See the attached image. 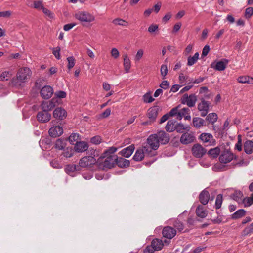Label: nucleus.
I'll return each mask as SVG.
<instances>
[{
  "label": "nucleus",
  "instance_id": "5701e85b",
  "mask_svg": "<svg viewBox=\"0 0 253 253\" xmlns=\"http://www.w3.org/2000/svg\"><path fill=\"white\" fill-rule=\"evenodd\" d=\"M209 193L206 190H203L199 195V200L203 205H206L209 200Z\"/></svg>",
  "mask_w": 253,
  "mask_h": 253
},
{
  "label": "nucleus",
  "instance_id": "b1692460",
  "mask_svg": "<svg viewBox=\"0 0 253 253\" xmlns=\"http://www.w3.org/2000/svg\"><path fill=\"white\" fill-rule=\"evenodd\" d=\"M196 214L197 216L203 218L207 215L208 211L204 209L203 206L199 205L196 208Z\"/></svg>",
  "mask_w": 253,
  "mask_h": 253
},
{
  "label": "nucleus",
  "instance_id": "09e8293b",
  "mask_svg": "<svg viewBox=\"0 0 253 253\" xmlns=\"http://www.w3.org/2000/svg\"><path fill=\"white\" fill-rule=\"evenodd\" d=\"M111 114V109L110 108L106 109L103 113L97 116L98 119H101L108 117Z\"/></svg>",
  "mask_w": 253,
  "mask_h": 253
},
{
  "label": "nucleus",
  "instance_id": "864d4df0",
  "mask_svg": "<svg viewBox=\"0 0 253 253\" xmlns=\"http://www.w3.org/2000/svg\"><path fill=\"white\" fill-rule=\"evenodd\" d=\"M68 64V68L70 70L72 69L75 65V59L73 56H70L67 58V59Z\"/></svg>",
  "mask_w": 253,
  "mask_h": 253
},
{
  "label": "nucleus",
  "instance_id": "680f3d73",
  "mask_svg": "<svg viewBox=\"0 0 253 253\" xmlns=\"http://www.w3.org/2000/svg\"><path fill=\"white\" fill-rule=\"evenodd\" d=\"M101 141V137L99 136L93 137L90 139V142L95 145L99 144Z\"/></svg>",
  "mask_w": 253,
  "mask_h": 253
},
{
  "label": "nucleus",
  "instance_id": "dca6fc26",
  "mask_svg": "<svg viewBox=\"0 0 253 253\" xmlns=\"http://www.w3.org/2000/svg\"><path fill=\"white\" fill-rule=\"evenodd\" d=\"M162 234L164 237L171 239L175 236L176 231L171 226H166L163 228Z\"/></svg>",
  "mask_w": 253,
  "mask_h": 253
},
{
  "label": "nucleus",
  "instance_id": "8fccbe9b",
  "mask_svg": "<svg viewBox=\"0 0 253 253\" xmlns=\"http://www.w3.org/2000/svg\"><path fill=\"white\" fill-rule=\"evenodd\" d=\"M222 195L218 194L216 197L215 201V208L216 209H218L221 207L222 203Z\"/></svg>",
  "mask_w": 253,
  "mask_h": 253
},
{
  "label": "nucleus",
  "instance_id": "79ce46f5",
  "mask_svg": "<svg viewBox=\"0 0 253 253\" xmlns=\"http://www.w3.org/2000/svg\"><path fill=\"white\" fill-rule=\"evenodd\" d=\"M246 211L243 209H240L238 210L232 215L233 219H238L241 218L245 215Z\"/></svg>",
  "mask_w": 253,
  "mask_h": 253
},
{
  "label": "nucleus",
  "instance_id": "39448f33",
  "mask_svg": "<svg viewBox=\"0 0 253 253\" xmlns=\"http://www.w3.org/2000/svg\"><path fill=\"white\" fill-rule=\"evenodd\" d=\"M145 145L149 147L151 150V154H154V150L158 149L160 145L159 140L157 136L154 134L150 135L147 139V143Z\"/></svg>",
  "mask_w": 253,
  "mask_h": 253
},
{
  "label": "nucleus",
  "instance_id": "6ab92c4d",
  "mask_svg": "<svg viewBox=\"0 0 253 253\" xmlns=\"http://www.w3.org/2000/svg\"><path fill=\"white\" fill-rule=\"evenodd\" d=\"M159 140V142L161 144H165L167 143L169 140V135L167 134L164 131H160L157 134H155Z\"/></svg>",
  "mask_w": 253,
  "mask_h": 253
},
{
  "label": "nucleus",
  "instance_id": "7c9ffc66",
  "mask_svg": "<svg viewBox=\"0 0 253 253\" xmlns=\"http://www.w3.org/2000/svg\"><path fill=\"white\" fill-rule=\"evenodd\" d=\"M237 80L240 83L253 84V78L249 76H240L238 78Z\"/></svg>",
  "mask_w": 253,
  "mask_h": 253
},
{
  "label": "nucleus",
  "instance_id": "69168bd1",
  "mask_svg": "<svg viewBox=\"0 0 253 253\" xmlns=\"http://www.w3.org/2000/svg\"><path fill=\"white\" fill-rule=\"evenodd\" d=\"M158 30V25L156 24H152L151 25L148 29V31L151 33H153Z\"/></svg>",
  "mask_w": 253,
  "mask_h": 253
},
{
  "label": "nucleus",
  "instance_id": "473e14b6",
  "mask_svg": "<svg viewBox=\"0 0 253 253\" xmlns=\"http://www.w3.org/2000/svg\"><path fill=\"white\" fill-rule=\"evenodd\" d=\"M218 116L215 113H210L206 118V120L209 122V123H211L212 124L216 122Z\"/></svg>",
  "mask_w": 253,
  "mask_h": 253
},
{
  "label": "nucleus",
  "instance_id": "e2e57ef3",
  "mask_svg": "<svg viewBox=\"0 0 253 253\" xmlns=\"http://www.w3.org/2000/svg\"><path fill=\"white\" fill-rule=\"evenodd\" d=\"M179 106H178L176 107L172 108L170 112H169V115L170 116H176L178 115V109Z\"/></svg>",
  "mask_w": 253,
  "mask_h": 253
},
{
  "label": "nucleus",
  "instance_id": "603ef678",
  "mask_svg": "<svg viewBox=\"0 0 253 253\" xmlns=\"http://www.w3.org/2000/svg\"><path fill=\"white\" fill-rule=\"evenodd\" d=\"M252 233H253V222L249 227L244 229L243 231V235L246 236Z\"/></svg>",
  "mask_w": 253,
  "mask_h": 253
},
{
  "label": "nucleus",
  "instance_id": "412c9836",
  "mask_svg": "<svg viewBox=\"0 0 253 253\" xmlns=\"http://www.w3.org/2000/svg\"><path fill=\"white\" fill-rule=\"evenodd\" d=\"M158 109L157 107H153L148 110L147 116L151 122H153L155 121L158 116Z\"/></svg>",
  "mask_w": 253,
  "mask_h": 253
},
{
  "label": "nucleus",
  "instance_id": "e433bc0d",
  "mask_svg": "<svg viewBox=\"0 0 253 253\" xmlns=\"http://www.w3.org/2000/svg\"><path fill=\"white\" fill-rule=\"evenodd\" d=\"M190 109L188 108H183L178 111L177 119L179 120H181L183 117L187 114H189Z\"/></svg>",
  "mask_w": 253,
  "mask_h": 253
},
{
  "label": "nucleus",
  "instance_id": "2f4dec72",
  "mask_svg": "<svg viewBox=\"0 0 253 253\" xmlns=\"http://www.w3.org/2000/svg\"><path fill=\"white\" fill-rule=\"evenodd\" d=\"M227 64V61L224 62L223 61H220L216 63L215 66L213 67L215 70L218 71H223L226 67V65ZM212 66V64H211Z\"/></svg>",
  "mask_w": 253,
  "mask_h": 253
},
{
  "label": "nucleus",
  "instance_id": "6e6d98bb",
  "mask_svg": "<svg viewBox=\"0 0 253 253\" xmlns=\"http://www.w3.org/2000/svg\"><path fill=\"white\" fill-rule=\"evenodd\" d=\"M55 96H56L55 98H57L58 99L59 98H64L66 96V93L64 91H57L55 93ZM59 101V100H58Z\"/></svg>",
  "mask_w": 253,
  "mask_h": 253
},
{
  "label": "nucleus",
  "instance_id": "a19ab883",
  "mask_svg": "<svg viewBox=\"0 0 253 253\" xmlns=\"http://www.w3.org/2000/svg\"><path fill=\"white\" fill-rule=\"evenodd\" d=\"M112 23L115 25L127 26L128 25V22L127 21L119 18L114 19L112 21Z\"/></svg>",
  "mask_w": 253,
  "mask_h": 253
},
{
  "label": "nucleus",
  "instance_id": "052dcab7",
  "mask_svg": "<svg viewBox=\"0 0 253 253\" xmlns=\"http://www.w3.org/2000/svg\"><path fill=\"white\" fill-rule=\"evenodd\" d=\"M117 150V148L115 147H110L107 150H106L104 154L105 155V156H108V155H114L113 153H115Z\"/></svg>",
  "mask_w": 253,
  "mask_h": 253
},
{
  "label": "nucleus",
  "instance_id": "13d9d810",
  "mask_svg": "<svg viewBox=\"0 0 253 253\" xmlns=\"http://www.w3.org/2000/svg\"><path fill=\"white\" fill-rule=\"evenodd\" d=\"M244 204L245 207H249L253 204L252 200L250 197H246L244 198L242 201Z\"/></svg>",
  "mask_w": 253,
  "mask_h": 253
},
{
  "label": "nucleus",
  "instance_id": "58836bf2",
  "mask_svg": "<svg viewBox=\"0 0 253 253\" xmlns=\"http://www.w3.org/2000/svg\"><path fill=\"white\" fill-rule=\"evenodd\" d=\"M199 58V53L198 52H196L193 56L192 57H189L188 58V62H187V65L188 66H192L194 64H195L197 61L198 60Z\"/></svg>",
  "mask_w": 253,
  "mask_h": 253
},
{
  "label": "nucleus",
  "instance_id": "f3484780",
  "mask_svg": "<svg viewBox=\"0 0 253 253\" xmlns=\"http://www.w3.org/2000/svg\"><path fill=\"white\" fill-rule=\"evenodd\" d=\"M53 115L55 118L59 120H63L66 117L67 112L63 108L58 107L54 110Z\"/></svg>",
  "mask_w": 253,
  "mask_h": 253
},
{
  "label": "nucleus",
  "instance_id": "338daca9",
  "mask_svg": "<svg viewBox=\"0 0 253 253\" xmlns=\"http://www.w3.org/2000/svg\"><path fill=\"white\" fill-rule=\"evenodd\" d=\"M111 56L115 59H117L119 56V52L117 49L113 48L111 51Z\"/></svg>",
  "mask_w": 253,
  "mask_h": 253
},
{
  "label": "nucleus",
  "instance_id": "f03ea898",
  "mask_svg": "<svg viewBox=\"0 0 253 253\" xmlns=\"http://www.w3.org/2000/svg\"><path fill=\"white\" fill-rule=\"evenodd\" d=\"M155 154H151V150L147 145L144 144L141 148L137 149L133 159L136 161H141L144 158V157L149 156L152 157Z\"/></svg>",
  "mask_w": 253,
  "mask_h": 253
},
{
  "label": "nucleus",
  "instance_id": "c9c22d12",
  "mask_svg": "<svg viewBox=\"0 0 253 253\" xmlns=\"http://www.w3.org/2000/svg\"><path fill=\"white\" fill-rule=\"evenodd\" d=\"M68 140L71 144H74L76 142H78L80 140V135L78 133H74L70 135L68 138Z\"/></svg>",
  "mask_w": 253,
  "mask_h": 253
},
{
  "label": "nucleus",
  "instance_id": "0e129e2a",
  "mask_svg": "<svg viewBox=\"0 0 253 253\" xmlns=\"http://www.w3.org/2000/svg\"><path fill=\"white\" fill-rule=\"evenodd\" d=\"M44 6L41 1H35L34 2V7L37 9H42Z\"/></svg>",
  "mask_w": 253,
  "mask_h": 253
},
{
  "label": "nucleus",
  "instance_id": "c756f323",
  "mask_svg": "<svg viewBox=\"0 0 253 253\" xmlns=\"http://www.w3.org/2000/svg\"><path fill=\"white\" fill-rule=\"evenodd\" d=\"M190 126H185L183 124H177L175 126V130L178 133H184L185 131H189L190 130Z\"/></svg>",
  "mask_w": 253,
  "mask_h": 253
},
{
  "label": "nucleus",
  "instance_id": "393cba45",
  "mask_svg": "<svg viewBox=\"0 0 253 253\" xmlns=\"http://www.w3.org/2000/svg\"><path fill=\"white\" fill-rule=\"evenodd\" d=\"M123 65L125 71L126 73H128L131 67V62L127 54L123 55Z\"/></svg>",
  "mask_w": 253,
  "mask_h": 253
},
{
  "label": "nucleus",
  "instance_id": "f704fd0d",
  "mask_svg": "<svg viewBox=\"0 0 253 253\" xmlns=\"http://www.w3.org/2000/svg\"><path fill=\"white\" fill-rule=\"evenodd\" d=\"M175 122L169 120L166 126V129L168 132H172L175 129L176 125L175 124Z\"/></svg>",
  "mask_w": 253,
  "mask_h": 253
},
{
  "label": "nucleus",
  "instance_id": "37998d69",
  "mask_svg": "<svg viewBox=\"0 0 253 253\" xmlns=\"http://www.w3.org/2000/svg\"><path fill=\"white\" fill-rule=\"evenodd\" d=\"M66 146L65 143L61 139H58L55 144V147L56 149L59 150H62Z\"/></svg>",
  "mask_w": 253,
  "mask_h": 253
},
{
  "label": "nucleus",
  "instance_id": "bb28decb",
  "mask_svg": "<svg viewBox=\"0 0 253 253\" xmlns=\"http://www.w3.org/2000/svg\"><path fill=\"white\" fill-rule=\"evenodd\" d=\"M192 124L196 128H200L204 125L205 121L201 118L194 117L193 118Z\"/></svg>",
  "mask_w": 253,
  "mask_h": 253
},
{
  "label": "nucleus",
  "instance_id": "4be33fe9",
  "mask_svg": "<svg viewBox=\"0 0 253 253\" xmlns=\"http://www.w3.org/2000/svg\"><path fill=\"white\" fill-rule=\"evenodd\" d=\"M88 145L87 143L84 141H80L76 143L75 150L77 152H83L87 150Z\"/></svg>",
  "mask_w": 253,
  "mask_h": 253
},
{
  "label": "nucleus",
  "instance_id": "7ed1b4c3",
  "mask_svg": "<svg viewBox=\"0 0 253 253\" xmlns=\"http://www.w3.org/2000/svg\"><path fill=\"white\" fill-rule=\"evenodd\" d=\"M31 74L32 72L29 68H21L17 71L16 80L21 83L25 82L30 78Z\"/></svg>",
  "mask_w": 253,
  "mask_h": 253
},
{
  "label": "nucleus",
  "instance_id": "2eb2a0df",
  "mask_svg": "<svg viewBox=\"0 0 253 253\" xmlns=\"http://www.w3.org/2000/svg\"><path fill=\"white\" fill-rule=\"evenodd\" d=\"M195 137L193 133L185 132L181 135L180 141L183 144H188L194 141Z\"/></svg>",
  "mask_w": 253,
  "mask_h": 253
},
{
  "label": "nucleus",
  "instance_id": "72a5a7b5",
  "mask_svg": "<svg viewBox=\"0 0 253 253\" xmlns=\"http://www.w3.org/2000/svg\"><path fill=\"white\" fill-rule=\"evenodd\" d=\"M220 152V149L218 147L211 149L208 152V154L212 158H216Z\"/></svg>",
  "mask_w": 253,
  "mask_h": 253
},
{
  "label": "nucleus",
  "instance_id": "4c0bfd02",
  "mask_svg": "<svg viewBox=\"0 0 253 253\" xmlns=\"http://www.w3.org/2000/svg\"><path fill=\"white\" fill-rule=\"evenodd\" d=\"M231 197L235 201L240 203L242 201L243 194L240 191H235Z\"/></svg>",
  "mask_w": 253,
  "mask_h": 253
},
{
  "label": "nucleus",
  "instance_id": "ddd939ff",
  "mask_svg": "<svg viewBox=\"0 0 253 253\" xmlns=\"http://www.w3.org/2000/svg\"><path fill=\"white\" fill-rule=\"evenodd\" d=\"M53 92L52 87L49 85H45L41 89L40 95L42 98L48 99L52 96Z\"/></svg>",
  "mask_w": 253,
  "mask_h": 253
},
{
  "label": "nucleus",
  "instance_id": "c03bdc74",
  "mask_svg": "<svg viewBox=\"0 0 253 253\" xmlns=\"http://www.w3.org/2000/svg\"><path fill=\"white\" fill-rule=\"evenodd\" d=\"M12 76V73L10 71L3 72L0 76V80L2 81H7Z\"/></svg>",
  "mask_w": 253,
  "mask_h": 253
},
{
  "label": "nucleus",
  "instance_id": "1a4fd4ad",
  "mask_svg": "<svg viewBox=\"0 0 253 253\" xmlns=\"http://www.w3.org/2000/svg\"><path fill=\"white\" fill-rule=\"evenodd\" d=\"M99 161H96V159L92 156L84 157L79 161V165L81 167H87L91 166L94 164H98Z\"/></svg>",
  "mask_w": 253,
  "mask_h": 253
},
{
  "label": "nucleus",
  "instance_id": "de8ad7c7",
  "mask_svg": "<svg viewBox=\"0 0 253 253\" xmlns=\"http://www.w3.org/2000/svg\"><path fill=\"white\" fill-rule=\"evenodd\" d=\"M144 55V50L142 49H139L135 55L134 60L135 62H138L142 58Z\"/></svg>",
  "mask_w": 253,
  "mask_h": 253
},
{
  "label": "nucleus",
  "instance_id": "a18cd8bd",
  "mask_svg": "<svg viewBox=\"0 0 253 253\" xmlns=\"http://www.w3.org/2000/svg\"><path fill=\"white\" fill-rule=\"evenodd\" d=\"M74 154V150L72 148L67 147L66 149L64 150V152L62 153V155L66 158H70Z\"/></svg>",
  "mask_w": 253,
  "mask_h": 253
},
{
  "label": "nucleus",
  "instance_id": "c85d7f7f",
  "mask_svg": "<svg viewBox=\"0 0 253 253\" xmlns=\"http://www.w3.org/2000/svg\"><path fill=\"white\" fill-rule=\"evenodd\" d=\"M163 245L162 241L158 239L153 240L151 242V246L156 251L160 250L163 247Z\"/></svg>",
  "mask_w": 253,
  "mask_h": 253
},
{
  "label": "nucleus",
  "instance_id": "20e7f679",
  "mask_svg": "<svg viewBox=\"0 0 253 253\" xmlns=\"http://www.w3.org/2000/svg\"><path fill=\"white\" fill-rule=\"evenodd\" d=\"M75 18L82 22L89 23L94 21L95 17L86 11H79L75 14Z\"/></svg>",
  "mask_w": 253,
  "mask_h": 253
},
{
  "label": "nucleus",
  "instance_id": "49530a36",
  "mask_svg": "<svg viewBox=\"0 0 253 253\" xmlns=\"http://www.w3.org/2000/svg\"><path fill=\"white\" fill-rule=\"evenodd\" d=\"M173 226L179 232L181 231L184 229L183 224L178 220H175L174 221Z\"/></svg>",
  "mask_w": 253,
  "mask_h": 253
},
{
  "label": "nucleus",
  "instance_id": "4468645a",
  "mask_svg": "<svg viewBox=\"0 0 253 253\" xmlns=\"http://www.w3.org/2000/svg\"><path fill=\"white\" fill-rule=\"evenodd\" d=\"M51 118V114L47 111L42 110L39 112L37 115V120L41 123L48 122Z\"/></svg>",
  "mask_w": 253,
  "mask_h": 253
},
{
  "label": "nucleus",
  "instance_id": "ea45409f",
  "mask_svg": "<svg viewBox=\"0 0 253 253\" xmlns=\"http://www.w3.org/2000/svg\"><path fill=\"white\" fill-rule=\"evenodd\" d=\"M78 167H79L76 165H73V164L68 165L66 166V167L65 169V171L67 173L73 172L76 170H79V169H78Z\"/></svg>",
  "mask_w": 253,
  "mask_h": 253
},
{
  "label": "nucleus",
  "instance_id": "a878e982",
  "mask_svg": "<svg viewBox=\"0 0 253 253\" xmlns=\"http://www.w3.org/2000/svg\"><path fill=\"white\" fill-rule=\"evenodd\" d=\"M129 161L122 157H118L117 156L116 163L121 168L128 167L129 165Z\"/></svg>",
  "mask_w": 253,
  "mask_h": 253
},
{
  "label": "nucleus",
  "instance_id": "aec40b11",
  "mask_svg": "<svg viewBox=\"0 0 253 253\" xmlns=\"http://www.w3.org/2000/svg\"><path fill=\"white\" fill-rule=\"evenodd\" d=\"M135 149V146L134 144H131L129 146L123 149L120 152L119 154L126 158L129 157Z\"/></svg>",
  "mask_w": 253,
  "mask_h": 253
},
{
  "label": "nucleus",
  "instance_id": "f257e3e1",
  "mask_svg": "<svg viewBox=\"0 0 253 253\" xmlns=\"http://www.w3.org/2000/svg\"><path fill=\"white\" fill-rule=\"evenodd\" d=\"M106 158L103 162H101V158L98 159L99 163H98V168L102 170L111 169L114 167L116 163L117 155H111L106 156Z\"/></svg>",
  "mask_w": 253,
  "mask_h": 253
},
{
  "label": "nucleus",
  "instance_id": "423d86ee",
  "mask_svg": "<svg viewBox=\"0 0 253 253\" xmlns=\"http://www.w3.org/2000/svg\"><path fill=\"white\" fill-rule=\"evenodd\" d=\"M199 139L205 146H212L215 145L216 141L213 136L208 133H202L199 137Z\"/></svg>",
  "mask_w": 253,
  "mask_h": 253
},
{
  "label": "nucleus",
  "instance_id": "3c124183",
  "mask_svg": "<svg viewBox=\"0 0 253 253\" xmlns=\"http://www.w3.org/2000/svg\"><path fill=\"white\" fill-rule=\"evenodd\" d=\"M161 74L162 76V78L165 79L166 76L168 74V69L166 65L163 64L161 67Z\"/></svg>",
  "mask_w": 253,
  "mask_h": 253
},
{
  "label": "nucleus",
  "instance_id": "774afa93",
  "mask_svg": "<svg viewBox=\"0 0 253 253\" xmlns=\"http://www.w3.org/2000/svg\"><path fill=\"white\" fill-rule=\"evenodd\" d=\"M11 15V12L10 11H5L0 12V17H9Z\"/></svg>",
  "mask_w": 253,
  "mask_h": 253
},
{
  "label": "nucleus",
  "instance_id": "9b49d317",
  "mask_svg": "<svg viewBox=\"0 0 253 253\" xmlns=\"http://www.w3.org/2000/svg\"><path fill=\"white\" fill-rule=\"evenodd\" d=\"M193 155L196 158H201L206 153V150L200 144H194L191 149Z\"/></svg>",
  "mask_w": 253,
  "mask_h": 253
},
{
  "label": "nucleus",
  "instance_id": "5fc2aeb1",
  "mask_svg": "<svg viewBox=\"0 0 253 253\" xmlns=\"http://www.w3.org/2000/svg\"><path fill=\"white\" fill-rule=\"evenodd\" d=\"M154 100V99L149 93H146L143 96V101L145 103H151Z\"/></svg>",
  "mask_w": 253,
  "mask_h": 253
},
{
  "label": "nucleus",
  "instance_id": "cd10ccee",
  "mask_svg": "<svg viewBox=\"0 0 253 253\" xmlns=\"http://www.w3.org/2000/svg\"><path fill=\"white\" fill-rule=\"evenodd\" d=\"M244 151L248 154H250L253 151V142L251 140H247L244 143Z\"/></svg>",
  "mask_w": 253,
  "mask_h": 253
},
{
  "label": "nucleus",
  "instance_id": "4d7b16f0",
  "mask_svg": "<svg viewBox=\"0 0 253 253\" xmlns=\"http://www.w3.org/2000/svg\"><path fill=\"white\" fill-rule=\"evenodd\" d=\"M253 15V8L248 7L246 8L245 13V16L246 18H250Z\"/></svg>",
  "mask_w": 253,
  "mask_h": 253
},
{
  "label": "nucleus",
  "instance_id": "6e6552de",
  "mask_svg": "<svg viewBox=\"0 0 253 253\" xmlns=\"http://www.w3.org/2000/svg\"><path fill=\"white\" fill-rule=\"evenodd\" d=\"M57 105H58V99L57 98H53L50 101H43L41 106L42 110L48 112Z\"/></svg>",
  "mask_w": 253,
  "mask_h": 253
},
{
  "label": "nucleus",
  "instance_id": "bf43d9fd",
  "mask_svg": "<svg viewBox=\"0 0 253 253\" xmlns=\"http://www.w3.org/2000/svg\"><path fill=\"white\" fill-rule=\"evenodd\" d=\"M60 48L59 46L52 48L53 54L55 56V57L58 59H59L60 58Z\"/></svg>",
  "mask_w": 253,
  "mask_h": 253
},
{
  "label": "nucleus",
  "instance_id": "f8f14e48",
  "mask_svg": "<svg viewBox=\"0 0 253 253\" xmlns=\"http://www.w3.org/2000/svg\"><path fill=\"white\" fill-rule=\"evenodd\" d=\"M233 158L236 159V156L230 151L225 150L222 152L219 160L221 163L226 164L231 161Z\"/></svg>",
  "mask_w": 253,
  "mask_h": 253
},
{
  "label": "nucleus",
  "instance_id": "9d476101",
  "mask_svg": "<svg viewBox=\"0 0 253 253\" xmlns=\"http://www.w3.org/2000/svg\"><path fill=\"white\" fill-rule=\"evenodd\" d=\"M211 106V103L202 98L201 102L198 104L197 109L201 112L202 117L206 116L209 111V108Z\"/></svg>",
  "mask_w": 253,
  "mask_h": 253
},
{
  "label": "nucleus",
  "instance_id": "a211bd4d",
  "mask_svg": "<svg viewBox=\"0 0 253 253\" xmlns=\"http://www.w3.org/2000/svg\"><path fill=\"white\" fill-rule=\"evenodd\" d=\"M63 129L62 127L56 126L50 128L49 130V135L53 137H57L62 134Z\"/></svg>",
  "mask_w": 253,
  "mask_h": 253
},
{
  "label": "nucleus",
  "instance_id": "0eeeda50",
  "mask_svg": "<svg viewBox=\"0 0 253 253\" xmlns=\"http://www.w3.org/2000/svg\"><path fill=\"white\" fill-rule=\"evenodd\" d=\"M196 101L197 97L194 94H191L189 96L187 94H184L181 98V103L186 104L189 107L194 106Z\"/></svg>",
  "mask_w": 253,
  "mask_h": 253
}]
</instances>
